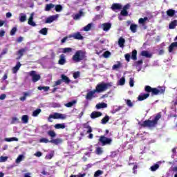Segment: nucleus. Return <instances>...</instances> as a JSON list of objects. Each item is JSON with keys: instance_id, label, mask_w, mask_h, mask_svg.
<instances>
[{"instance_id": "f257e3e1", "label": "nucleus", "mask_w": 177, "mask_h": 177, "mask_svg": "<svg viewBox=\"0 0 177 177\" xmlns=\"http://www.w3.org/2000/svg\"><path fill=\"white\" fill-rule=\"evenodd\" d=\"M145 91L147 93L140 94L138 97V102H143V100H146L148 97H150V93H151V96H157V95H162L165 93V87H159L152 88L150 86H145Z\"/></svg>"}, {"instance_id": "f03ea898", "label": "nucleus", "mask_w": 177, "mask_h": 177, "mask_svg": "<svg viewBox=\"0 0 177 177\" xmlns=\"http://www.w3.org/2000/svg\"><path fill=\"white\" fill-rule=\"evenodd\" d=\"M161 118V113H157L154 117L153 120H145L142 123L139 122V125L142 128H154L156 125L158 124V121Z\"/></svg>"}, {"instance_id": "7ed1b4c3", "label": "nucleus", "mask_w": 177, "mask_h": 177, "mask_svg": "<svg viewBox=\"0 0 177 177\" xmlns=\"http://www.w3.org/2000/svg\"><path fill=\"white\" fill-rule=\"evenodd\" d=\"M86 58V53L82 50H79L75 53L72 57V60L74 63H80Z\"/></svg>"}, {"instance_id": "20e7f679", "label": "nucleus", "mask_w": 177, "mask_h": 177, "mask_svg": "<svg viewBox=\"0 0 177 177\" xmlns=\"http://www.w3.org/2000/svg\"><path fill=\"white\" fill-rule=\"evenodd\" d=\"M113 86V83L109 82V83H101L98 84L95 89L94 91L95 93H100L101 92H104V91H107V89H109V88H111Z\"/></svg>"}, {"instance_id": "39448f33", "label": "nucleus", "mask_w": 177, "mask_h": 177, "mask_svg": "<svg viewBox=\"0 0 177 177\" xmlns=\"http://www.w3.org/2000/svg\"><path fill=\"white\" fill-rule=\"evenodd\" d=\"M50 118H53L54 120H66L67 118V115L63 113H55L54 114H51L48 117V121L52 122Z\"/></svg>"}, {"instance_id": "423d86ee", "label": "nucleus", "mask_w": 177, "mask_h": 177, "mask_svg": "<svg viewBox=\"0 0 177 177\" xmlns=\"http://www.w3.org/2000/svg\"><path fill=\"white\" fill-rule=\"evenodd\" d=\"M99 142L102 144V146H107V145H111L113 139L109 138L104 136H101L99 138Z\"/></svg>"}, {"instance_id": "0eeeda50", "label": "nucleus", "mask_w": 177, "mask_h": 177, "mask_svg": "<svg viewBox=\"0 0 177 177\" xmlns=\"http://www.w3.org/2000/svg\"><path fill=\"white\" fill-rule=\"evenodd\" d=\"M29 75L32 78V82H38L39 80H41V75L37 74V72L35 71H32L29 72Z\"/></svg>"}, {"instance_id": "6e6552de", "label": "nucleus", "mask_w": 177, "mask_h": 177, "mask_svg": "<svg viewBox=\"0 0 177 177\" xmlns=\"http://www.w3.org/2000/svg\"><path fill=\"white\" fill-rule=\"evenodd\" d=\"M69 38H73L74 39H77L78 41H82L84 39V36L81 35L80 32H73L68 35Z\"/></svg>"}, {"instance_id": "1a4fd4ad", "label": "nucleus", "mask_w": 177, "mask_h": 177, "mask_svg": "<svg viewBox=\"0 0 177 177\" xmlns=\"http://www.w3.org/2000/svg\"><path fill=\"white\" fill-rule=\"evenodd\" d=\"M96 93V91L95 90L91 91L87 93L86 95V100H92L93 97H95L94 95Z\"/></svg>"}, {"instance_id": "9d476101", "label": "nucleus", "mask_w": 177, "mask_h": 177, "mask_svg": "<svg viewBox=\"0 0 177 177\" xmlns=\"http://www.w3.org/2000/svg\"><path fill=\"white\" fill-rule=\"evenodd\" d=\"M85 16V13H84V11L82 10H79V12L75 14L73 16V20H80L81 17Z\"/></svg>"}, {"instance_id": "9b49d317", "label": "nucleus", "mask_w": 177, "mask_h": 177, "mask_svg": "<svg viewBox=\"0 0 177 177\" xmlns=\"http://www.w3.org/2000/svg\"><path fill=\"white\" fill-rule=\"evenodd\" d=\"M28 24H29V26H32V27H35V26H37V24L34 22V13L30 14L28 21Z\"/></svg>"}, {"instance_id": "f8f14e48", "label": "nucleus", "mask_w": 177, "mask_h": 177, "mask_svg": "<svg viewBox=\"0 0 177 177\" xmlns=\"http://www.w3.org/2000/svg\"><path fill=\"white\" fill-rule=\"evenodd\" d=\"M102 112L93 111L91 114V118H92L93 120H95V118H98V117H102Z\"/></svg>"}, {"instance_id": "ddd939ff", "label": "nucleus", "mask_w": 177, "mask_h": 177, "mask_svg": "<svg viewBox=\"0 0 177 177\" xmlns=\"http://www.w3.org/2000/svg\"><path fill=\"white\" fill-rule=\"evenodd\" d=\"M111 9L112 10H120L122 9V6L120 3H115L112 4Z\"/></svg>"}, {"instance_id": "4468645a", "label": "nucleus", "mask_w": 177, "mask_h": 177, "mask_svg": "<svg viewBox=\"0 0 177 177\" xmlns=\"http://www.w3.org/2000/svg\"><path fill=\"white\" fill-rule=\"evenodd\" d=\"M58 64H60V66H63L64 64H66V55H64V54H62L59 56Z\"/></svg>"}, {"instance_id": "2eb2a0df", "label": "nucleus", "mask_w": 177, "mask_h": 177, "mask_svg": "<svg viewBox=\"0 0 177 177\" xmlns=\"http://www.w3.org/2000/svg\"><path fill=\"white\" fill-rule=\"evenodd\" d=\"M27 50H28V48L27 47L19 49L17 52L18 55H19V57L17 59L23 57V55H24V53H26V52H27Z\"/></svg>"}, {"instance_id": "dca6fc26", "label": "nucleus", "mask_w": 177, "mask_h": 177, "mask_svg": "<svg viewBox=\"0 0 177 177\" xmlns=\"http://www.w3.org/2000/svg\"><path fill=\"white\" fill-rule=\"evenodd\" d=\"M61 78H62L61 80H62V82H65L67 84H70V82H71V80H70V78H68V77H67L64 74L61 75Z\"/></svg>"}, {"instance_id": "f3484780", "label": "nucleus", "mask_w": 177, "mask_h": 177, "mask_svg": "<svg viewBox=\"0 0 177 177\" xmlns=\"http://www.w3.org/2000/svg\"><path fill=\"white\" fill-rule=\"evenodd\" d=\"M50 143H53V145H60V143H63V140L61 138L51 139L50 140Z\"/></svg>"}, {"instance_id": "a211bd4d", "label": "nucleus", "mask_w": 177, "mask_h": 177, "mask_svg": "<svg viewBox=\"0 0 177 177\" xmlns=\"http://www.w3.org/2000/svg\"><path fill=\"white\" fill-rule=\"evenodd\" d=\"M20 67H21V64L20 62H17L16 66L12 68L13 74H16L20 70Z\"/></svg>"}, {"instance_id": "6ab92c4d", "label": "nucleus", "mask_w": 177, "mask_h": 177, "mask_svg": "<svg viewBox=\"0 0 177 177\" xmlns=\"http://www.w3.org/2000/svg\"><path fill=\"white\" fill-rule=\"evenodd\" d=\"M102 30L104 31H109L111 28V24L110 23H104L102 24Z\"/></svg>"}, {"instance_id": "aec40b11", "label": "nucleus", "mask_w": 177, "mask_h": 177, "mask_svg": "<svg viewBox=\"0 0 177 177\" xmlns=\"http://www.w3.org/2000/svg\"><path fill=\"white\" fill-rule=\"evenodd\" d=\"M176 26H177V19H174V21H171L169 24V30H174Z\"/></svg>"}, {"instance_id": "412c9836", "label": "nucleus", "mask_w": 177, "mask_h": 177, "mask_svg": "<svg viewBox=\"0 0 177 177\" xmlns=\"http://www.w3.org/2000/svg\"><path fill=\"white\" fill-rule=\"evenodd\" d=\"M95 107L97 110H100V109H106V107H107V104L104 102L99 103L96 104Z\"/></svg>"}, {"instance_id": "4be33fe9", "label": "nucleus", "mask_w": 177, "mask_h": 177, "mask_svg": "<svg viewBox=\"0 0 177 177\" xmlns=\"http://www.w3.org/2000/svg\"><path fill=\"white\" fill-rule=\"evenodd\" d=\"M56 19V17H55V16H50L48 17L46 21H45V23L46 24H49L50 23H53V21H55V19Z\"/></svg>"}, {"instance_id": "5701e85b", "label": "nucleus", "mask_w": 177, "mask_h": 177, "mask_svg": "<svg viewBox=\"0 0 177 177\" xmlns=\"http://www.w3.org/2000/svg\"><path fill=\"white\" fill-rule=\"evenodd\" d=\"M130 30H131V32L135 34V32H136V31H138V25H136L135 24H131L130 26Z\"/></svg>"}, {"instance_id": "b1692460", "label": "nucleus", "mask_w": 177, "mask_h": 177, "mask_svg": "<svg viewBox=\"0 0 177 177\" xmlns=\"http://www.w3.org/2000/svg\"><path fill=\"white\" fill-rule=\"evenodd\" d=\"M75 104H77V100H75L65 104L64 106L65 107L70 108V107H73V106H74Z\"/></svg>"}, {"instance_id": "393cba45", "label": "nucleus", "mask_w": 177, "mask_h": 177, "mask_svg": "<svg viewBox=\"0 0 177 177\" xmlns=\"http://www.w3.org/2000/svg\"><path fill=\"white\" fill-rule=\"evenodd\" d=\"M166 13L169 17H174V16H175V10L169 9L167 10Z\"/></svg>"}, {"instance_id": "a878e982", "label": "nucleus", "mask_w": 177, "mask_h": 177, "mask_svg": "<svg viewBox=\"0 0 177 177\" xmlns=\"http://www.w3.org/2000/svg\"><path fill=\"white\" fill-rule=\"evenodd\" d=\"M131 57L132 60H138V51L136 50L132 51Z\"/></svg>"}, {"instance_id": "bb28decb", "label": "nucleus", "mask_w": 177, "mask_h": 177, "mask_svg": "<svg viewBox=\"0 0 177 177\" xmlns=\"http://www.w3.org/2000/svg\"><path fill=\"white\" fill-rule=\"evenodd\" d=\"M141 56H144V57H148L150 58L151 57V54L149 53V51L147 50H142L141 52Z\"/></svg>"}, {"instance_id": "cd10ccee", "label": "nucleus", "mask_w": 177, "mask_h": 177, "mask_svg": "<svg viewBox=\"0 0 177 177\" xmlns=\"http://www.w3.org/2000/svg\"><path fill=\"white\" fill-rule=\"evenodd\" d=\"M26 20H27V15H26V14L21 13L20 17H19V21L21 23H24V21H26Z\"/></svg>"}, {"instance_id": "c85d7f7f", "label": "nucleus", "mask_w": 177, "mask_h": 177, "mask_svg": "<svg viewBox=\"0 0 177 177\" xmlns=\"http://www.w3.org/2000/svg\"><path fill=\"white\" fill-rule=\"evenodd\" d=\"M110 120V117L109 115H105L104 118H103L101 120V124H102L103 125H106V123Z\"/></svg>"}, {"instance_id": "c756f323", "label": "nucleus", "mask_w": 177, "mask_h": 177, "mask_svg": "<svg viewBox=\"0 0 177 177\" xmlns=\"http://www.w3.org/2000/svg\"><path fill=\"white\" fill-rule=\"evenodd\" d=\"M55 8V5L53 3H49L46 5L45 11L49 12L50 11V9H53Z\"/></svg>"}, {"instance_id": "7c9ffc66", "label": "nucleus", "mask_w": 177, "mask_h": 177, "mask_svg": "<svg viewBox=\"0 0 177 177\" xmlns=\"http://www.w3.org/2000/svg\"><path fill=\"white\" fill-rule=\"evenodd\" d=\"M54 127L55 129H64V128H66L64 123L56 124Z\"/></svg>"}, {"instance_id": "2f4dec72", "label": "nucleus", "mask_w": 177, "mask_h": 177, "mask_svg": "<svg viewBox=\"0 0 177 177\" xmlns=\"http://www.w3.org/2000/svg\"><path fill=\"white\" fill-rule=\"evenodd\" d=\"M125 44V39L120 37L118 40V45L120 48H124V44Z\"/></svg>"}, {"instance_id": "473e14b6", "label": "nucleus", "mask_w": 177, "mask_h": 177, "mask_svg": "<svg viewBox=\"0 0 177 177\" xmlns=\"http://www.w3.org/2000/svg\"><path fill=\"white\" fill-rule=\"evenodd\" d=\"M42 111V110H41V109H37L36 110H35L32 112V117H38V115L41 114V112Z\"/></svg>"}, {"instance_id": "72a5a7b5", "label": "nucleus", "mask_w": 177, "mask_h": 177, "mask_svg": "<svg viewBox=\"0 0 177 177\" xmlns=\"http://www.w3.org/2000/svg\"><path fill=\"white\" fill-rule=\"evenodd\" d=\"M47 135L52 138V139H53V138H56V133L53 130L48 131L47 132Z\"/></svg>"}, {"instance_id": "f704fd0d", "label": "nucleus", "mask_w": 177, "mask_h": 177, "mask_svg": "<svg viewBox=\"0 0 177 177\" xmlns=\"http://www.w3.org/2000/svg\"><path fill=\"white\" fill-rule=\"evenodd\" d=\"M147 20H149V18L147 17H145L144 18H140L138 20V23H139V24L144 25L145 23H146V21H147Z\"/></svg>"}, {"instance_id": "c9c22d12", "label": "nucleus", "mask_w": 177, "mask_h": 177, "mask_svg": "<svg viewBox=\"0 0 177 177\" xmlns=\"http://www.w3.org/2000/svg\"><path fill=\"white\" fill-rule=\"evenodd\" d=\"M28 115H24L21 118V121L24 124H28Z\"/></svg>"}, {"instance_id": "e433bc0d", "label": "nucleus", "mask_w": 177, "mask_h": 177, "mask_svg": "<svg viewBox=\"0 0 177 177\" xmlns=\"http://www.w3.org/2000/svg\"><path fill=\"white\" fill-rule=\"evenodd\" d=\"M95 154H97V156H100V155L103 154V149H102V147H98L96 148Z\"/></svg>"}, {"instance_id": "4c0bfd02", "label": "nucleus", "mask_w": 177, "mask_h": 177, "mask_svg": "<svg viewBox=\"0 0 177 177\" xmlns=\"http://www.w3.org/2000/svg\"><path fill=\"white\" fill-rule=\"evenodd\" d=\"M158 168H160V165L155 164L150 167V169H151V171H152V172H154V171H156V169H158Z\"/></svg>"}, {"instance_id": "58836bf2", "label": "nucleus", "mask_w": 177, "mask_h": 177, "mask_svg": "<svg viewBox=\"0 0 177 177\" xmlns=\"http://www.w3.org/2000/svg\"><path fill=\"white\" fill-rule=\"evenodd\" d=\"M6 142H19V138L16 137L6 138Z\"/></svg>"}, {"instance_id": "ea45409f", "label": "nucleus", "mask_w": 177, "mask_h": 177, "mask_svg": "<svg viewBox=\"0 0 177 177\" xmlns=\"http://www.w3.org/2000/svg\"><path fill=\"white\" fill-rule=\"evenodd\" d=\"M37 89L39 91H44V92H48V91H49L50 88L49 86H38Z\"/></svg>"}, {"instance_id": "a19ab883", "label": "nucleus", "mask_w": 177, "mask_h": 177, "mask_svg": "<svg viewBox=\"0 0 177 177\" xmlns=\"http://www.w3.org/2000/svg\"><path fill=\"white\" fill-rule=\"evenodd\" d=\"M84 128H86V129H88L87 133H91L93 130H92V127L91 126H89L87 124H84Z\"/></svg>"}, {"instance_id": "79ce46f5", "label": "nucleus", "mask_w": 177, "mask_h": 177, "mask_svg": "<svg viewBox=\"0 0 177 177\" xmlns=\"http://www.w3.org/2000/svg\"><path fill=\"white\" fill-rule=\"evenodd\" d=\"M39 34H41L42 35H48V28H44L41 30H39Z\"/></svg>"}, {"instance_id": "37998d69", "label": "nucleus", "mask_w": 177, "mask_h": 177, "mask_svg": "<svg viewBox=\"0 0 177 177\" xmlns=\"http://www.w3.org/2000/svg\"><path fill=\"white\" fill-rule=\"evenodd\" d=\"M24 158V155H19L16 159L17 164L21 162V161H23Z\"/></svg>"}, {"instance_id": "c03bdc74", "label": "nucleus", "mask_w": 177, "mask_h": 177, "mask_svg": "<svg viewBox=\"0 0 177 177\" xmlns=\"http://www.w3.org/2000/svg\"><path fill=\"white\" fill-rule=\"evenodd\" d=\"M71 52H73V48L70 47L64 48L63 49V53H70Z\"/></svg>"}, {"instance_id": "a18cd8bd", "label": "nucleus", "mask_w": 177, "mask_h": 177, "mask_svg": "<svg viewBox=\"0 0 177 177\" xmlns=\"http://www.w3.org/2000/svg\"><path fill=\"white\" fill-rule=\"evenodd\" d=\"M120 67H121V62H118V64H114L112 66V68H113V70H117V68H120Z\"/></svg>"}, {"instance_id": "49530a36", "label": "nucleus", "mask_w": 177, "mask_h": 177, "mask_svg": "<svg viewBox=\"0 0 177 177\" xmlns=\"http://www.w3.org/2000/svg\"><path fill=\"white\" fill-rule=\"evenodd\" d=\"M100 175H103V171L97 170L95 172L94 177H98L100 176Z\"/></svg>"}, {"instance_id": "de8ad7c7", "label": "nucleus", "mask_w": 177, "mask_h": 177, "mask_svg": "<svg viewBox=\"0 0 177 177\" xmlns=\"http://www.w3.org/2000/svg\"><path fill=\"white\" fill-rule=\"evenodd\" d=\"M125 102L128 107H133V103H132V101H131V100H125Z\"/></svg>"}, {"instance_id": "09e8293b", "label": "nucleus", "mask_w": 177, "mask_h": 177, "mask_svg": "<svg viewBox=\"0 0 177 177\" xmlns=\"http://www.w3.org/2000/svg\"><path fill=\"white\" fill-rule=\"evenodd\" d=\"M92 28V24H88L87 26L84 27V31H89Z\"/></svg>"}, {"instance_id": "8fccbe9b", "label": "nucleus", "mask_w": 177, "mask_h": 177, "mask_svg": "<svg viewBox=\"0 0 177 177\" xmlns=\"http://www.w3.org/2000/svg\"><path fill=\"white\" fill-rule=\"evenodd\" d=\"M174 49H175V46H174L173 43L168 48V50L169 53H172L174 52Z\"/></svg>"}, {"instance_id": "3c124183", "label": "nucleus", "mask_w": 177, "mask_h": 177, "mask_svg": "<svg viewBox=\"0 0 177 177\" xmlns=\"http://www.w3.org/2000/svg\"><path fill=\"white\" fill-rule=\"evenodd\" d=\"M50 141L48 138H42L39 140L40 143H49Z\"/></svg>"}, {"instance_id": "603ef678", "label": "nucleus", "mask_w": 177, "mask_h": 177, "mask_svg": "<svg viewBox=\"0 0 177 177\" xmlns=\"http://www.w3.org/2000/svg\"><path fill=\"white\" fill-rule=\"evenodd\" d=\"M120 15L121 16H124V17L128 16V10L122 9L120 12Z\"/></svg>"}, {"instance_id": "864d4df0", "label": "nucleus", "mask_w": 177, "mask_h": 177, "mask_svg": "<svg viewBox=\"0 0 177 177\" xmlns=\"http://www.w3.org/2000/svg\"><path fill=\"white\" fill-rule=\"evenodd\" d=\"M122 109V106H120L116 109H113L112 111V114H115V113L120 111V110H121Z\"/></svg>"}, {"instance_id": "5fc2aeb1", "label": "nucleus", "mask_w": 177, "mask_h": 177, "mask_svg": "<svg viewBox=\"0 0 177 177\" xmlns=\"http://www.w3.org/2000/svg\"><path fill=\"white\" fill-rule=\"evenodd\" d=\"M124 57H125V60H126L127 62H131V54H129V53L125 54V55H124Z\"/></svg>"}, {"instance_id": "6e6d98bb", "label": "nucleus", "mask_w": 177, "mask_h": 177, "mask_svg": "<svg viewBox=\"0 0 177 177\" xmlns=\"http://www.w3.org/2000/svg\"><path fill=\"white\" fill-rule=\"evenodd\" d=\"M17 31V28L14 27L10 30V35L13 36L15 34H16V32Z\"/></svg>"}, {"instance_id": "4d7b16f0", "label": "nucleus", "mask_w": 177, "mask_h": 177, "mask_svg": "<svg viewBox=\"0 0 177 177\" xmlns=\"http://www.w3.org/2000/svg\"><path fill=\"white\" fill-rule=\"evenodd\" d=\"M134 64L136 67H138V66H142V64H143V60L142 59L138 60Z\"/></svg>"}, {"instance_id": "13d9d810", "label": "nucleus", "mask_w": 177, "mask_h": 177, "mask_svg": "<svg viewBox=\"0 0 177 177\" xmlns=\"http://www.w3.org/2000/svg\"><path fill=\"white\" fill-rule=\"evenodd\" d=\"M119 84L120 85H125V77H122L119 80Z\"/></svg>"}, {"instance_id": "bf43d9fd", "label": "nucleus", "mask_w": 177, "mask_h": 177, "mask_svg": "<svg viewBox=\"0 0 177 177\" xmlns=\"http://www.w3.org/2000/svg\"><path fill=\"white\" fill-rule=\"evenodd\" d=\"M63 9V7L61 5H57L55 6V10L56 12H62V10Z\"/></svg>"}, {"instance_id": "052dcab7", "label": "nucleus", "mask_w": 177, "mask_h": 177, "mask_svg": "<svg viewBox=\"0 0 177 177\" xmlns=\"http://www.w3.org/2000/svg\"><path fill=\"white\" fill-rule=\"evenodd\" d=\"M110 55H111V53H110V51H105L103 53V56L105 57V59H107V57H109V56H110Z\"/></svg>"}, {"instance_id": "680f3d73", "label": "nucleus", "mask_w": 177, "mask_h": 177, "mask_svg": "<svg viewBox=\"0 0 177 177\" xmlns=\"http://www.w3.org/2000/svg\"><path fill=\"white\" fill-rule=\"evenodd\" d=\"M62 82H63L62 81V79H59L57 81L55 82L53 86H57V85H61Z\"/></svg>"}, {"instance_id": "e2e57ef3", "label": "nucleus", "mask_w": 177, "mask_h": 177, "mask_svg": "<svg viewBox=\"0 0 177 177\" xmlns=\"http://www.w3.org/2000/svg\"><path fill=\"white\" fill-rule=\"evenodd\" d=\"M134 84L135 82L133 81V78L131 77L129 79V86H131V88L133 87Z\"/></svg>"}, {"instance_id": "0e129e2a", "label": "nucleus", "mask_w": 177, "mask_h": 177, "mask_svg": "<svg viewBox=\"0 0 177 177\" xmlns=\"http://www.w3.org/2000/svg\"><path fill=\"white\" fill-rule=\"evenodd\" d=\"M79 77H80V71H77L73 73V78L75 80H77V78H78Z\"/></svg>"}, {"instance_id": "69168bd1", "label": "nucleus", "mask_w": 177, "mask_h": 177, "mask_svg": "<svg viewBox=\"0 0 177 177\" xmlns=\"http://www.w3.org/2000/svg\"><path fill=\"white\" fill-rule=\"evenodd\" d=\"M7 160H8L7 156H1L0 158V162H5V161H6Z\"/></svg>"}, {"instance_id": "338daca9", "label": "nucleus", "mask_w": 177, "mask_h": 177, "mask_svg": "<svg viewBox=\"0 0 177 177\" xmlns=\"http://www.w3.org/2000/svg\"><path fill=\"white\" fill-rule=\"evenodd\" d=\"M53 157V153H50L46 156L45 158L46 160H52V158Z\"/></svg>"}, {"instance_id": "774afa93", "label": "nucleus", "mask_w": 177, "mask_h": 177, "mask_svg": "<svg viewBox=\"0 0 177 177\" xmlns=\"http://www.w3.org/2000/svg\"><path fill=\"white\" fill-rule=\"evenodd\" d=\"M86 175V174H79V175H71L70 177H84Z\"/></svg>"}]
</instances>
